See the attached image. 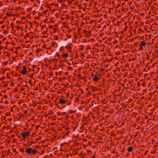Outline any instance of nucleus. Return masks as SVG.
Listing matches in <instances>:
<instances>
[{
  "mask_svg": "<svg viewBox=\"0 0 158 158\" xmlns=\"http://www.w3.org/2000/svg\"><path fill=\"white\" fill-rule=\"evenodd\" d=\"M22 72L23 74H25V73L27 72V68L26 67L24 66L23 67V70H22Z\"/></svg>",
  "mask_w": 158,
  "mask_h": 158,
  "instance_id": "nucleus-1",
  "label": "nucleus"
},
{
  "mask_svg": "<svg viewBox=\"0 0 158 158\" xmlns=\"http://www.w3.org/2000/svg\"><path fill=\"white\" fill-rule=\"evenodd\" d=\"M100 78L97 76H95L93 77V79L95 82L97 81Z\"/></svg>",
  "mask_w": 158,
  "mask_h": 158,
  "instance_id": "nucleus-2",
  "label": "nucleus"
},
{
  "mask_svg": "<svg viewBox=\"0 0 158 158\" xmlns=\"http://www.w3.org/2000/svg\"><path fill=\"white\" fill-rule=\"evenodd\" d=\"M26 151L28 154H30L31 153V148H29L28 149H26Z\"/></svg>",
  "mask_w": 158,
  "mask_h": 158,
  "instance_id": "nucleus-3",
  "label": "nucleus"
},
{
  "mask_svg": "<svg viewBox=\"0 0 158 158\" xmlns=\"http://www.w3.org/2000/svg\"><path fill=\"white\" fill-rule=\"evenodd\" d=\"M132 150L133 147L131 146L128 148L127 150L129 152H131L132 151Z\"/></svg>",
  "mask_w": 158,
  "mask_h": 158,
  "instance_id": "nucleus-4",
  "label": "nucleus"
},
{
  "mask_svg": "<svg viewBox=\"0 0 158 158\" xmlns=\"http://www.w3.org/2000/svg\"><path fill=\"white\" fill-rule=\"evenodd\" d=\"M59 102L61 104H64L65 103V101L62 99H60L59 100Z\"/></svg>",
  "mask_w": 158,
  "mask_h": 158,
  "instance_id": "nucleus-5",
  "label": "nucleus"
},
{
  "mask_svg": "<svg viewBox=\"0 0 158 158\" xmlns=\"http://www.w3.org/2000/svg\"><path fill=\"white\" fill-rule=\"evenodd\" d=\"M146 44V43L144 41H141L140 45L142 46H144Z\"/></svg>",
  "mask_w": 158,
  "mask_h": 158,
  "instance_id": "nucleus-6",
  "label": "nucleus"
},
{
  "mask_svg": "<svg viewBox=\"0 0 158 158\" xmlns=\"http://www.w3.org/2000/svg\"><path fill=\"white\" fill-rule=\"evenodd\" d=\"M36 152V151L35 149H31V153L33 154V155L35 154Z\"/></svg>",
  "mask_w": 158,
  "mask_h": 158,
  "instance_id": "nucleus-7",
  "label": "nucleus"
},
{
  "mask_svg": "<svg viewBox=\"0 0 158 158\" xmlns=\"http://www.w3.org/2000/svg\"><path fill=\"white\" fill-rule=\"evenodd\" d=\"M25 136H28L30 134L28 132H26L24 133Z\"/></svg>",
  "mask_w": 158,
  "mask_h": 158,
  "instance_id": "nucleus-8",
  "label": "nucleus"
},
{
  "mask_svg": "<svg viewBox=\"0 0 158 158\" xmlns=\"http://www.w3.org/2000/svg\"><path fill=\"white\" fill-rule=\"evenodd\" d=\"M68 56V55L67 54L65 53L64 54L63 56L65 57H67Z\"/></svg>",
  "mask_w": 158,
  "mask_h": 158,
  "instance_id": "nucleus-9",
  "label": "nucleus"
},
{
  "mask_svg": "<svg viewBox=\"0 0 158 158\" xmlns=\"http://www.w3.org/2000/svg\"><path fill=\"white\" fill-rule=\"evenodd\" d=\"M22 136L24 138H25V135L24 133L22 134Z\"/></svg>",
  "mask_w": 158,
  "mask_h": 158,
  "instance_id": "nucleus-10",
  "label": "nucleus"
},
{
  "mask_svg": "<svg viewBox=\"0 0 158 158\" xmlns=\"http://www.w3.org/2000/svg\"><path fill=\"white\" fill-rule=\"evenodd\" d=\"M20 150L21 152H24V150L23 149V148H21L20 149Z\"/></svg>",
  "mask_w": 158,
  "mask_h": 158,
  "instance_id": "nucleus-11",
  "label": "nucleus"
},
{
  "mask_svg": "<svg viewBox=\"0 0 158 158\" xmlns=\"http://www.w3.org/2000/svg\"><path fill=\"white\" fill-rule=\"evenodd\" d=\"M9 114H10V113L8 112L7 113L6 115H8Z\"/></svg>",
  "mask_w": 158,
  "mask_h": 158,
  "instance_id": "nucleus-12",
  "label": "nucleus"
},
{
  "mask_svg": "<svg viewBox=\"0 0 158 158\" xmlns=\"http://www.w3.org/2000/svg\"><path fill=\"white\" fill-rule=\"evenodd\" d=\"M140 48H141V49H142V50L143 49V47H142V46H141V47H140Z\"/></svg>",
  "mask_w": 158,
  "mask_h": 158,
  "instance_id": "nucleus-13",
  "label": "nucleus"
},
{
  "mask_svg": "<svg viewBox=\"0 0 158 158\" xmlns=\"http://www.w3.org/2000/svg\"><path fill=\"white\" fill-rule=\"evenodd\" d=\"M6 40V39H3V40Z\"/></svg>",
  "mask_w": 158,
  "mask_h": 158,
  "instance_id": "nucleus-14",
  "label": "nucleus"
},
{
  "mask_svg": "<svg viewBox=\"0 0 158 158\" xmlns=\"http://www.w3.org/2000/svg\"><path fill=\"white\" fill-rule=\"evenodd\" d=\"M5 48H7V46H6V47H5Z\"/></svg>",
  "mask_w": 158,
  "mask_h": 158,
  "instance_id": "nucleus-15",
  "label": "nucleus"
},
{
  "mask_svg": "<svg viewBox=\"0 0 158 158\" xmlns=\"http://www.w3.org/2000/svg\"><path fill=\"white\" fill-rule=\"evenodd\" d=\"M13 85H14V84H13L12 85L13 86Z\"/></svg>",
  "mask_w": 158,
  "mask_h": 158,
  "instance_id": "nucleus-16",
  "label": "nucleus"
},
{
  "mask_svg": "<svg viewBox=\"0 0 158 158\" xmlns=\"http://www.w3.org/2000/svg\"><path fill=\"white\" fill-rule=\"evenodd\" d=\"M13 85H14V84H13L12 85L13 86Z\"/></svg>",
  "mask_w": 158,
  "mask_h": 158,
  "instance_id": "nucleus-17",
  "label": "nucleus"
},
{
  "mask_svg": "<svg viewBox=\"0 0 158 158\" xmlns=\"http://www.w3.org/2000/svg\"><path fill=\"white\" fill-rule=\"evenodd\" d=\"M125 1H127L128 0H124Z\"/></svg>",
  "mask_w": 158,
  "mask_h": 158,
  "instance_id": "nucleus-18",
  "label": "nucleus"
},
{
  "mask_svg": "<svg viewBox=\"0 0 158 158\" xmlns=\"http://www.w3.org/2000/svg\"><path fill=\"white\" fill-rule=\"evenodd\" d=\"M5 98H6V97L5 96Z\"/></svg>",
  "mask_w": 158,
  "mask_h": 158,
  "instance_id": "nucleus-19",
  "label": "nucleus"
},
{
  "mask_svg": "<svg viewBox=\"0 0 158 158\" xmlns=\"http://www.w3.org/2000/svg\"><path fill=\"white\" fill-rule=\"evenodd\" d=\"M2 43L1 42H0V43Z\"/></svg>",
  "mask_w": 158,
  "mask_h": 158,
  "instance_id": "nucleus-20",
  "label": "nucleus"
}]
</instances>
